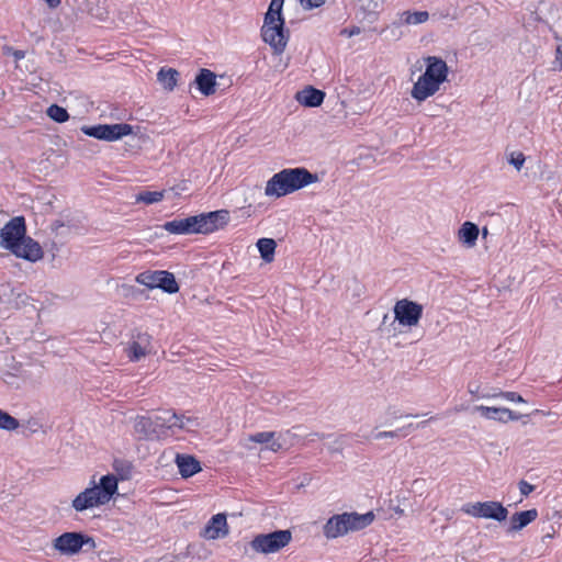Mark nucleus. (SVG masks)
Wrapping results in <instances>:
<instances>
[{"label": "nucleus", "mask_w": 562, "mask_h": 562, "mask_svg": "<svg viewBox=\"0 0 562 562\" xmlns=\"http://www.w3.org/2000/svg\"><path fill=\"white\" fill-rule=\"evenodd\" d=\"M0 246L10 250L19 258L35 262L43 258L41 245L26 236V224L23 216L11 218L0 231Z\"/></svg>", "instance_id": "nucleus-1"}, {"label": "nucleus", "mask_w": 562, "mask_h": 562, "mask_svg": "<svg viewBox=\"0 0 562 562\" xmlns=\"http://www.w3.org/2000/svg\"><path fill=\"white\" fill-rule=\"evenodd\" d=\"M228 220V211L218 210L166 222L164 228L170 234L178 235L209 234L224 227Z\"/></svg>", "instance_id": "nucleus-2"}, {"label": "nucleus", "mask_w": 562, "mask_h": 562, "mask_svg": "<svg viewBox=\"0 0 562 562\" xmlns=\"http://www.w3.org/2000/svg\"><path fill=\"white\" fill-rule=\"evenodd\" d=\"M317 181L318 176L305 168L283 169L268 180L265 194L281 198Z\"/></svg>", "instance_id": "nucleus-3"}, {"label": "nucleus", "mask_w": 562, "mask_h": 562, "mask_svg": "<svg viewBox=\"0 0 562 562\" xmlns=\"http://www.w3.org/2000/svg\"><path fill=\"white\" fill-rule=\"evenodd\" d=\"M117 477L114 474L101 476L98 484L93 480L91 486L85 488L72 499L71 507L77 513H82L108 504L117 493Z\"/></svg>", "instance_id": "nucleus-4"}, {"label": "nucleus", "mask_w": 562, "mask_h": 562, "mask_svg": "<svg viewBox=\"0 0 562 562\" xmlns=\"http://www.w3.org/2000/svg\"><path fill=\"white\" fill-rule=\"evenodd\" d=\"M426 70L414 83L411 95L417 102H423L429 97L436 94L440 85L447 80L448 66L440 57L428 56L425 58Z\"/></svg>", "instance_id": "nucleus-5"}, {"label": "nucleus", "mask_w": 562, "mask_h": 562, "mask_svg": "<svg viewBox=\"0 0 562 562\" xmlns=\"http://www.w3.org/2000/svg\"><path fill=\"white\" fill-rule=\"evenodd\" d=\"M85 546L94 549V539L83 532L66 531L52 540L50 548L60 557H74L79 554Z\"/></svg>", "instance_id": "nucleus-6"}, {"label": "nucleus", "mask_w": 562, "mask_h": 562, "mask_svg": "<svg viewBox=\"0 0 562 562\" xmlns=\"http://www.w3.org/2000/svg\"><path fill=\"white\" fill-rule=\"evenodd\" d=\"M261 37L272 48L274 54H282L290 37L289 31L284 29V19H263Z\"/></svg>", "instance_id": "nucleus-7"}, {"label": "nucleus", "mask_w": 562, "mask_h": 562, "mask_svg": "<svg viewBox=\"0 0 562 562\" xmlns=\"http://www.w3.org/2000/svg\"><path fill=\"white\" fill-rule=\"evenodd\" d=\"M292 539L290 530H276L256 536L250 542L251 548L260 553H273L284 548Z\"/></svg>", "instance_id": "nucleus-8"}, {"label": "nucleus", "mask_w": 562, "mask_h": 562, "mask_svg": "<svg viewBox=\"0 0 562 562\" xmlns=\"http://www.w3.org/2000/svg\"><path fill=\"white\" fill-rule=\"evenodd\" d=\"M462 512L475 518L497 521H504L508 516L507 508L502 503L494 501L468 503L462 506Z\"/></svg>", "instance_id": "nucleus-9"}, {"label": "nucleus", "mask_w": 562, "mask_h": 562, "mask_svg": "<svg viewBox=\"0 0 562 562\" xmlns=\"http://www.w3.org/2000/svg\"><path fill=\"white\" fill-rule=\"evenodd\" d=\"M136 282L147 286L148 289H161L169 294H173L179 291V285L175 276L165 270L144 271L136 277Z\"/></svg>", "instance_id": "nucleus-10"}, {"label": "nucleus", "mask_w": 562, "mask_h": 562, "mask_svg": "<svg viewBox=\"0 0 562 562\" xmlns=\"http://www.w3.org/2000/svg\"><path fill=\"white\" fill-rule=\"evenodd\" d=\"M81 131L87 136L101 140L114 142L132 134L133 126L126 123L98 124L93 126H82Z\"/></svg>", "instance_id": "nucleus-11"}, {"label": "nucleus", "mask_w": 562, "mask_h": 562, "mask_svg": "<svg viewBox=\"0 0 562 562\" xmlns=\"http://www.w3.org/2000/svg\"><path fill=\"white\" fill-rule=\"evenodd\" d=\"M394 315L400 325L416 326L423 315V305L408 299L400 300L394 305Z\"/></svg>", "instance_id": "nucleus-12"}, {"label": "nucleus", "mask_w": 562, "mask_h": 562, "mask_svg": "<svg viewBox=\"0 0 562 562\" xmlns=\"http://www.w3.org/2000/svg\"><path fill=\"white\" fill-rule=\"evenodd\" d=\"M155 424L158 428L167 429H172L175 427L183 429L187 427L188 424L194 426L198 425L195 418L187 417L184 415H178L177 413L169 409L158 411L155 414Z\"/></svg>", "instance_id": "nucleus-13"}, {"label": "nucleus", "mask_w": 562, "mask_h": 562, "mask_svg": "<svg viewBox=\"0 0 562 562\" xmlns=\"http://www.w3.org/2000/svg\"><path fill=\"white\" fill-rule=\"evenodd\" d=\"M150 351V336L146 333L137 334L132 341L127 344L125 352L131 361H139Z\"/></svg>", "instance_id": "nucleus-14"}, {"label": "nucleus", "mask_w": 562, "mask_h": 562, "mask_svg": "<svg viewBox=\"0 0 562 562\" xmlns=\"http://www.w3.org/2000/svg\"><path fill=\"white\" fill-rule=\"evenodd\" d=\"M227 520L224 514L214 515L203 528L201 536L209 540H215L227 536Z\"/></svg>", "instance_id": "nucleus-15"}, {"label": "nucleus", "mask_w": 562, "mask_h": 562, "mask_svg": "<svg viewBox=\"0 0 562 562\" xmlns=\"http://www.w3.org/2000/svg\"><path fill=\"white\" fill-rule=\"evenodd\" d=\"M473 413H479L482 417L486 419L497 420L502 423L519 419V416L516 415L513 411L504 407L498 408L477 405L473 408Z\"/></svg>", "instance_id": "nucleus-16"}, {"label": "nucleus", "mask_w": 562, "mask_h": 562, "mask_svg": "<svg viewBox=\"0 0 562 562\" xmlns=\"http://www.w3.org/2000/svg\"><path fill=\"white\" fill-rule=\"evenodd\" d=\"M194 83L203 95L214 94L216 89V76L213 71L202 68L195 77Z\"/></svg>", "instance_id": "nucleus-17"}, {"label": "nucleus", "mask_w": 562, "mask_h": 562, "mask_svg": "<svg viewBox=\"0 0 562 562\" xmlns=\"http://www.w3.org/2000/svg\"><path fill=\"white\" fill-rule=\"evenodd\" d=\"M325 98V93L318 89L313 87H306L301 91H297L295 94L296 101L308 108L319 106Z\"/></svg>", "instance_id": "nucleus-18"}, {"label": "nucleus", "mask_w": 562, "mask_h": 562, "mask_svg": "<svg viewBox=\"0 0 562 562\" xmlns=\"http://www.w3.org/2000/svg\"><path fill=\"white\" fill-rule=\"evenodd\" d=\"M175 462L182 477H190L201 471L200 462L189 454H176Z\"/></svg>", "instance_id": "nucleus-19"}, {"label": "nucleus", "mask_w": 562, "mask_h": 562, "mask_svg": "<svg viewBox=\"0 0 562 562\" xmlns=\"http://www.w3.org/2000/svg\"><path fill=\"white\" fill-rule=\"evenodd\" d=\"M538 517V510L536 508L515 513L509 519V527L507 532H517L535 521Z\"/></svg>", "instance_id": "nucleus-20"}, {"label": "nucleus", "mask_w": 562, "mask_h": 562, "mask_svg": "<svg viewBox=\"0 0 562 562\" xmlns=\"http://www.w3.org/2000/svg\"><path fill=\"white\" fill-rule=\"evenodd\" d=\"M344 516L348 532L361 530L371 525L374 520V514L372 512H368L366 514L344 513Z\"/></svg>", "instance_id": "nucleus-21"}, {"label": "nucleus", "mask_w": 562, "mask_h": 562, "mask_svg": "<svg viewBox=\"0 0 562 562\" xmlns=\"http://www.w3.org/2000/svg\"><path fill=\"white\" fill-rule=\"evenodd\" d=\"M346 533H348V528L346 527L344 514L333 516L324 526V535L329 539L338 538Z\"/></svg>", "instance_id": "nucleus-22"}, {"label": "nucleus", "mask_w": 562, "mask_h": 562, "mask_svg": "<svg viewBox=\"0 0 562 562\" xmlns=\"http://www.w3.org/2000/svg\"><path fill=\"white\" fill-rule=\"evenodd\" d=\"M480 229L476 224L472 222H464L458 231V239L468 248L476 245Z\"/></svg>", "instance_id": "nucleus-23"}, {"label": "nucleus", "mask_w": 562, "mask_h": 562, "mask_svg": "<svg viewBox=\"0 0 562 562\" xmlns=\"http://www.w3.org/2000/svg\"><path fill=\"white\" fill-rule=\"evenodd\" d=\"M274 431H261L249 436V441L256 443H269L268 449L277 452L282 449V443L276 439Z\"/></svg>", "instance_id": "nucleus-24"}, {"label": "nucleus", "mask_w": 562, "mask_h": 562, "mask_svg": "<svg viewBox=\"0 0 562 562\" xmlns=\"http://www.w3.org/2000/svg\"><path fill=\"white\" fill-rule=\"evenodd\" d=\"M135 431L144 438H149L157 432V426L154 417L140 416L137 417L134 425Z\"/></svg>", "instance_id": "nucleus-25"}, {"label": "nucleus", "mask_w": 562, "mask_h": 562, "mask_svg": "<svg viewBox=\"0 0 562 562\" xmlns=\"http://www.w3.org/2000/svg\"><path fill=\"white\" fill-rule=\"evenodd\" d=\"M179 72L173 68H161L157 74V80L168 91H172L177 86Z\"/></svg>", "instance_id": "nucleus-26"}, {"label": "nucleus", "mask_w": 562, "mask_h": 562, "mask_svg": "<svg viewBox=\"0 0 562 562\" xmlns=\"http://www.w3.org/2000/svg\"><path fill=\"white\" fill-rule=\"evenodd\" d=\"M257 247L260 252L262 260L267 263H270L274 259V252L277 248V243L272 238H260L257 241Z\"/></svg>", "instance_id": "nucleus-27"}, {"label": "nucleus", "mask_w": 562, "mask_h": 562, "mask_svg": "<svg viewBox=\"0 0 562 562\" xmlns=\"http://www.w3.org/2000/svg\"><path fill=\"white\" fill-rule=\"evenodd\" d=\"M402 18L406 24H422L429 19V13L427 11H405L403 12Z\"/></svg>", "instance_id": "nucleus-28"}, {"label": "nucleus", "mask_w": 562, "mask_h": 562, "mask_svg": "<svg viewBox=\"0 0 562 562\" xmlns=\"http://www.w3.org/2000/svg\"><path fill=\"white\" fill-rule=\"evenodd\" d=\"M164 198V191H142L135 200L138 203L154 204L161 201Z\"/></svg>", "instance_id": "nucleus-29"}, {"label": "nucleus", "mask_w": 562, "mask_h": 562, "mask_svg": "<svg viewBox=\"0 0 562 562\" xmlns=\"http://www.w3.org/2000/svg\"><path fill=\"white\" fill-rule=\"evenodd\" d=\"M48 117L57 123H64L69 119L67 110L57 104H52L46 111Z\"/></svg>", "instance_id": "nucleus-30"}, {"label": "nucleus", "mask_w": 562, "mask_h": 562, "mask_svg": "<svg viewBox=\"0 0 562 562\" xmlns=\"http://www.w3.org/2000/svg\"><path fill=\"white\" fill-rule=\"evenodd\" d=\"M19 426L20 424L16 418L0 409V429L11 431L19 428Z\"/></svg>", "instance_id": "nucleus-31"}, {"label": "nucleus", "mask_w": 562, "mask_h": 562, "mask_svg": "<svg viewBox=\"0 0 562 562\" xmlns=\"http://www.w3.org/2000/svg\"><path fill=\"white\" fill-rule=\"evenodd\" d=\"M284 0H271L268 11L265 14V19H283L282 8Z\"/></svg>", "instance_id": "nucleus-32"}, {"label": "nucleus", "mask_w": 562, "mask_h": 562, "mask_svg": "<svg viewBox=\"0 0 562 562\" xmlns=\"http://www.w3.org/2000/svg\"><path fill=\"white\" fill-rule=\"evenodd\" d=\"M360 9L367 14H375L381 8V0H357Z\"/></svg>", "instance_id": "nucleus-33"}, {"label": "nucleus", "mask_w": 562, "mask_h": 562, "mask_svg": "<svg viewBox=\"0 0 562 562\" xmlns=\"http://www.w3.org/2000/svg\"><path fill=\"white\" fill-rule=\"evenodd\" d=\"M508 164L515 167L516 170H520L526 160L525 155L521 151H512L508 155Z\"/></svg>", "instance_id": "nucleus-34"}, {"label": "nucleus", "mask_w": 562, "mask_h": 562, "mask_svg": "<svg viewBox=\"0 0 562 562\" xmlns=\"http://www.w3.org/2000/svg\"><path fill=\"white\" fill-rule=\"evenodd\" d=\"M497 396L510 402H525V400L516 392H499Z\"/></svg>", "instance_id": "nucleus-35"}, {"label": "nucleus", "mask_w": 562, "mask_h": 562, "mask_svg": "<svg viewBox=\"0 0 562 562\" xmlns=\"http://www.w3.org/2000/svg\"><path fill=\"white\" fill-rule=\"evenodd\" d=\"M404 429L405 428H402V430H404ZM400 431H401V429L391 430V431H380V432L374 434L373 438L375 440H381L384 438H396V437H398Z\"/></svg>", "instance_id": "nucleus-36"}, {"label": "nucleus", "mask_w": 562, "mask_h": 562, "mask_svg": "<svg viewBox=\"0 0 562 562\" xmlns=\"http://www.w3.org/2000/svg\"><path fill=\"white\" fill-rule=\"evenodd\" d=\"M518 486H519V491L520 493L524 495V496H528L533 490H535V486L529 484L527 481H524L521 480L519 483H518Z\"/></svg>", "instance_id": "nucleus-37"}, {"label": "nucleus", "mask_w": 562, "mask_h": 562, "mask_svg": "<svg viewBox=\"0 0 562 562\" xmlns=\"http://www.w3.org/2000/svg\"><path fill=\"white\" fill-rule=\"evenodd\" d=\"M326 0H304L302 3L306 9L318 8L325 3Z\"/></svg>", "instance_id": "nucleus-38"}, {"label": "nucleus", "mask_w": 562, "mask_h": 562, "mask_svg": "<svg viewBox=\"0 0 562 562\" xmlns=\"http://www.w3.org/2000/svg\"><path fill=\"white\" fill-rule=\"evenodd\" d=\"M360 33V29L355 26L352 29H344L341 30L340 34L341 35H345V36H348V37H351L353 35H358Z\"/></svg>", "instance_id": "nucleus-39"}, {"label": "nucleus", "mask_w": 562, "mask_h": 562, "mask_svg": "<svg viewBox=\"0 0 562 562\" xmlns=\"http://www.w3.org/2000/svg\"><path fill=\"white\" fill-rule=\"evenodd\" d=\"M468 390H469L470 394H472L473 396L480 398L481 394H479V386L474 387L471 384H469Z\"/></svg>", "instance_id": "nucleus-40"}, {"label": "nucleus", "mask_w": 562, "mask_h": 562, "mask_svg": "<svg viewBox=\"0 0 562 562\" xmlns=\"http://www.w3.org/2000/svg\"><path fill=\"white\" fill-rule=\"evenodd\" d=\"M49 8L55 9L60 4V0H45Z\"/></svg>", "instance_id": "nucleus-41"}, {"label": "nucleus", "mask_w": 562, "mask_h": 562, "mask_svg": "<svg viewBox=\"0 0 562 562\" xmlns=\"http://www.w3.org/2000/svg\"><path fill=\"white\" fill-rule=\"evenodd\" d=\"M13 56L16 60L24 58L25 53L23 50H14Z\"/></svg>", "instance_id": "nucleus-42"}, {"label": "nucleus", "mask_w": 562, "mask_h": 562, "mask_svg": "<svg viewBox=\"0 0 562 562\" xmlns=\"http://www.w3.org/2000/svg\"><path fill=\"white\" fill-rule=\"evenodd\" d=\"M557 60L560 63V69H562V52L560 47L557 49Z\"/></svg>", "instance_id": "nucleus-43"}, {"label": "nucleus", "mask_w": 562, "mask_h": 562, "mask_svg": "<svg viewBox=\"0 0 562 562\" xmlns=\"http://www.w3.org/2000/svg\"><path fill=\"white\" fill-rule=\"evenodd\" d=\"M497 394H488V393H484V394H481L480 398H493V397H498Z\"/></svg>", "instance_id": "nucleus-44"}, {"label": "nucleus", "mask_w": 562, "mask_h": 562, "mask_svg": "<svg viewBox=\"0 0 562 562\" xmlns=\"http://www.w3.org/2000/svg\"><path fill=\"white\" fill-rule=\"evenodd\" d=\"M487 234H488L487 228H486V227H483V229H482V236L485 238V237L487 236Z\"/></svg>", "instance_id": "nucleus-45"}, {"label": "nucleus", "mask_w": 562, "mask_h": 562, "mask_svg": "<svg viewBox=\"0 0 562 562\" xmlns=\"http://www.w3.org/2000/svg\"><path fill=\"white\" fill-rule=\"evenodd\" d=\"M465 407L463 405L459 406V407H456V412H461V411H464Z\"/></svg>", "instance_id": "nucleus-46"}, {"label": "nucleus", "mask_w": 562, "mask_h": 562, "mask_svg": "<svg viewBox=\"0 0 562 562\" xmlns=\"http://www.w3.org/2000/svg\"><path fill=\"white\" fill-rule=\"evenodd\" d=\"M426 424H427V422H426V420H425V422H422V423H419V424L417 425V427H425V426H426Z\"/></svg>", "instance_id": "nucleus-47"}, {"label": "nucleus", "mask_w": 562, "mask_h": 562, "mask_svg": "<svg viewBox=\"0 0 562 562\" xmlns=\"http://www.w3.org/2000/svg\"><path fill=\"white\" fill-rule=\"evenodd\" d=\"M301 3H304V0H300Z\"/></svg>", "instance_id": "nucleus-48"}]
</instances>
